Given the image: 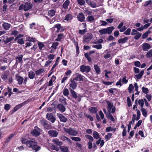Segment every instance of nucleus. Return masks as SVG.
I'll return each mask as SVG.
<instances>
[{"mask_svg":"<svg viewBox=\"0 0 152 152\" xmlns=\"http://www.w3.org/2000/svg\"><path fill=\"white\" fill-rule=\"evenodd\" d=\"M27 143V147L31 148L33 150L37 152L41 149V147L37 145V142L35 141H28Z\"/></svg>","mask_w":152,"mask_h":152,"instance_id":"nucleus-1","label":"nucleus"},{"mask_svg":"<svg viewBox=\"0 0 152 152\" xmlns=\"http://www.w3.org/2000/svg\"><path fill=\"white\" fill-rule=\"evenodd\" d=\"M114 29V27L113 26H112L100 30H99V32L100 35H101L105 34H110Z\"/></svg>","mask_w":152,"mask_h":152,"instance_id":"nucleus-2","label":"nucleus"},{"mask_svg":"<svg viewBox=\"0 0 152 152\" xmlns=\"http://www.w3.org/2000/svg\"><path fill=\"white\" fill-rule=\"evenodd\" d=\"M63 129L65 132L70 136H76L78 134L77 131L75 128H67L64 127Z\"/></svg>","mask_w":152,"mask_h":152,"instance_id":"nucleus-3","label":"nucleus"},{"mask_svg":"<svg viewBox=\"0 0 152 152\" xmlns=\"http://www.w3.org/2000/svg\"><path fill=\"white\" fill-rule=\"evenodd\" d=\"M32 7V4H31L30 2H28L26 3L24 5H23V4L20 5L19 7V10H20L22 9H23L24 11H26L31 9Z\"/></svg>","mask_w":152,"mask_h":152,"instance_id":"nucleus-4","label":"nucleus"},{"mask_svg":"<svg viewBox=\"0 0 152 152\" xmlns=\"http://www.w3.org/2000/svg\"><path fill=\"white\" fill-rule=\"evenodd\" d=\"M80 69L82 72L88 73L91 71V68L89 66L83 65L80 66Z\"/></svg>","mask_w":152,"mask_h":152,"instance_id":"nucleus-5","label":"nucleus"},{"mask_svg":"<svg viewBox=\"0 0 152 152\" xmlns=\"http://www.w3.org/2000/svg\"><path fill=\"white\" fill-rule=\"evenodd\" d=\"M34 128L35 129H33L31 133L32 135L37 137L40 134V131H41V130L37 126H35Z\"/></svg>","mask_w":152,"mask_h":152,"instance_id":"nucleus-6","label":"nucleus"},{"mask_svg":"<svg viewBox=\"0 0 152 152\" xmlns=\"http://www.w3.org/2000/svg\"><path fill=\"white\" fill-rule=\"evenodd\" d=\"M69 90L70 92L71 96L75 99H77L78 102H80L81 100V97L79 96H78L74 90H72V89L69 88Z\"/></svg>","mask_w":152,"mask_h":152,"instance_id":"nucleus-7","label":"nucleus"},{"mask_svg":"<svg viewBox=\"0 0 152 152\" xmlns=\"http://www.w3.org/2000/svg\"><path fill=\"white\" fill-rule=\"evenodd\" d=\"M93 38L92 35L90 33H88L85 36L83 40L84 43H88L91 41Z\"/></svg>","mask_w":152,"mask_h":152,"instance_id":"nucleus-8","label":"nucleus"},{"mask_svg":"<svg viewBox=\"0 0 152 152\" xmlns=\"http://www.w3.org/2000/svg\"><path fill=\"white\" fill-rule=\"evenodd\" d=\"M46 118L52 123H54L56 120V118L52 113H48L46 115Z\"/></svg>","mask_w":152,"mask_h":152,"instance_id":"nucleus-9","label":"nucleus"},{"mask_svg":"<svg viewBox=\"0 0 152 152\" xmlns=\"http://www.w3.org/2000/svg\"><path fill=\"white\" fill-rule=\"evenodd\" d=\"M70 88L74 90L75 89L77 86V83L73 79L70 80V83L69 84Z\"/></svg>","mask_w":152,"mask_h":152,"instance_id":"nucleus-10","label":"nucleus"},{"mask_svg":"<svg viewBox=\"0 0 152 152\" xmlns=\"http://www.w3.org/2000/svg\"><path fill=\"white\" fill-rule=\"evenodd\" d=\"M57 115L59 118L60 121L65 123L67 121V118L65 117L62 114L57 113Z\"/></svg>","mask_w":152,"mask_h":152,"instance_id":"nucleus-11","label":"nucleus"},{"mask_svg":"<svg viewBox=\"0 0 152 152\" xmlns=\"http://www.w3.org/2000/svg\"><path fill=\"white\" fill-rule=\"evenodd\" d=\"M76 77H74L73 79L76 81H81L83 80V76L81 74L78 73L76 74Z\"/></svg>","mask_w":152,"mask_h":152,"instance_id":"nucleus-12","label":"nucleus"},{"mask_svg":"<svg viewBox=\"0 0 152 152\" xmlns=\"http://www.w3.org/2000/svg\"><path fill=\"white\" fill-rule=\"evenodd\" d=\"M142 45V50L144 51H148L151 48V46L147 43H144Z\"/></svg>","mask_w":152,"mask_h":152,"instance_id":"nucleus-13","label":"nucleus"},{"mask_svg":"<svg viewBox=\"0 0 152 152\" xmlns=\"http://www.w3.org/2000/svg\"><path fill=\"white\" fill-rule=\"evenodd\" d=\"M48 133L50 136L52 137H56L58 134V132L55 130H50Z\"/></svg>","mask_w":152,"mask_h":152,"instance_id":"nucleus-14","label":"nucleus"},{"mask_svg":"<svg viewBox=\"0 0 152 152\" xmlns=\"http://www.w3.org/2000/svg\"><path fill=\"white\" fill-rule=\"evenodd\" d=\"M57 107L62 113L64 112L66 110V108L62 104L60 103L57 104Z\"/></svg>","mask_w":152,"mask_h":152,"instance_id":"nucleus-15","label":"nucleus"},{"mask_svg":"<svg viewBox=\"0 0 152 152\" xmlns=\"http://www.w3.org/2000/svg\"><path fill=\"white\" fill-rule=\"evenodd\" d=\"M55 27L57 28V29L56 31L57 32H58L59 31L62 32L64 30V27L61 26L60 24H56L55 26Z\"/></svg>","mask_w":152,"mask_h":152,"instance_id":"nucleus-16","label":"nucleus"},{"mask_svg":"<svg viewBox=\"0 0 152 152\" xmlns=\"http://www.w3.org/2000/svg\"><path fill=\"white\" fill-rule=\"evenodd\" d=\"M56 11L53 9H51L49 10L48 12V15L50 18H52L54 16Z\"/></svg>","mask_w":152,"mask_h":152,"instance_id":"nucleus-17","label":"nucleus"},{"mask_svg":"<svg viewBox=\"0 0 152 152\" xmlns=\"http://www.w3.org/2000/svg\"><path fill=\"white\" fill-rule=\"evenodd\" d=\"M77 18L79 21L83 22L84 21L85 17L83 13L81 12L78 15Z\"/></svg>","mask_w":152,"mask_h":152,"instance_id":"nucleus-18","label":"nucleus"},{"mask_svg":"<svg viewBox=\"0 0 152 152\" xmlns=\"http://www.w3.org/2000/svg\"><path fill=\"white\" fill-rule=\"evenodd\" d=\"M144 71L143 70H142L141 71L140 73L137 75H135L134 76L135 78L136 79V80L137 81H138V80L140 79L141 78L142 76L143 75V74L144 73Z\"/></svg>","mask_w":152,"mask_h":152,"instance_id":"nucleus-19","label":"nucleus"},{"mask_svg":"<svg viewBox=\"0 0 152 152\" xmlns=\"http://www.w3.org/2000/svg\"><path fill=\"white\" fill-rule=\"evenodd\" d=\"M16 78L18 81V84L20 85L22 84L23 79L22 77L20 76L16 75Z\"/></svg>","mask_w":152,"mask_h":152,"instance_id":"nucleus-20","label":"nucleus"},{"mask_svg":"<svg viewBox=\"0 0 152 152\" xmlns=\"http://www.w3.org/2000/svg\"><path fill=\"white\" fill-rule=\"evenodd\" d=\"M25 102H23L22 103H20L17 105H16L14 108L12 110L13 112L17 110L19 108L23 106L25 104Z\"/></svg>","mask_w":152,"mask_h":152,"instance_id":"nucleus-21","label":"nucleus"},{"mask_svg":"<svg viewBox=\"0 0 152 152\" xmlns=\"http://www.w3.org/2000/svg\"><path fill=\"white\" fill-rule=\"evenodd\" d=\"M45 70L44 69L41 68L35 71V73L37 76L41 75L42 73L45 72Z\"/></svg>","mask_w":152,"mask_h":152,"instance_id":"nucleus-22","label":"nucleus"},{"mask_svg":"<svg viewBox=\"0 0 152 152\" xmlns=\"http://www.w3.org/2000/svg\"><path fill=\"white\" fill-rule=\"evenodd\" d=\"M36 74L33 71H31L28 73V78L30 79H33L35 77Z\"/></svg>","mask_w":152,"mask_h":152,"instance_id":"nucleus-23","label":"nucleus"},{"mask_svg":"<svg viewBox=\"0 0 152 152\" xmlns=\"http://www.w3.org/2000/svg\"><path fill=\"white\" fill-rule=\"evenodd\" d=\"M62 139L65 142L69 144H71L72 142V141L68 137L63 136L61 137Z\"/></svg>","mask_w":152,"mask_h":152,"instance_id":"nucleus-24","label":"nucleus"},{"mask_svg":"<svg viewBox=\"0 0 152 152\" xmlns=\"http://www.w3.org/2000/svg\"><path fill=\"white\" fill-rule=\"evenodd\" d=\"M73 16L71 14H69L67 15L65 18L64 20L66 21L70 22L72 19Z\"/></svg>","mask_w":152,"mask_h":152,"instance_id":"nucleus-25","label":"nucleus"},{"mask_svg":"<svg viewBox=\"0 0 152 152\" xmlns=\"http://www.w3.org/2000/svg\"><path fill=\"white\" fill-rule=\"evenodd\" d=\"M52 142L58 146H61L62 145V143L61 141H60L57 138H55L52 140Z\"/></svg>","mask_w":152,"mask_h":152,"instance_id":"nucleus-26","label":"nucleus"},{"mask_svg":"<svg viewBox=\"0 0 152 152\" xmlns=\"http://www.w3.org/2000/svg\"><path fill=\"white\" fill-rule=\"evenodd\" d=\"M70 3V1L69 0H66L63 4V8L65 9H67L68 8V6Z\"/></svg>","mask_w":152,"mask_h":152,"instance_id":"nucleus-27","label":"nucleus"},{"mask_svg":"<svg viewBox=\"0 0 152 152\" xmlns=\"http://www.w3.org/2000/svg\"><path fill=\"white\" fill-rule=\"evenodd\" d=\"M10 24L4 22L2 25V26L6 30H9L10 27Z\"/></svg>","mask_w":152,"mask_h":152,"instance_id":"nucleus-28","label":"nucleus"},{"mask_svg":"<svg viewBox=\"0 0 152 152\" xmlns=\"http://www.w3.org/2000/svg\"><path fill=\"white\" fill-rule=\"evenodd\" d=\"M128 40L127 37H125L123 38H121L118 40V42L119 44H123L126 43Z\"/></svg>","mask_w":152,"mask_h":152,"instance_id":"nucleus-29","label":"nucleus"},{"mask_svg":"<svg viewBox=\"0 0 152 152\" xmlns=\"http://www.w3.org/2000/svg\"><path fill=\"white\" fill-rule=\"evenodd\" d=\"M107 110L108 112H110L113 106V103L108 101H107Z\"/></svg>","mask_w":152,"mask_h":152,"instance_id":"nucleus-30","label":"nucleus"},{"mask_svg":"<svg viewBox=\"0 0 152 152\" xmlns=\"http://www.w3.org/2000/svg\"><path fill=\"white\" fill-rule=\"evenodd\" d=\"M14 136V134H12L10 135L4 141V143L6 144L9 143L10 141L11 138Z\"/></svg>","mask_w":152,"mask_h":152,"instance_id":"nucleus-31","label":"nucleus"},{"mask_svg":"<svg viewBox=\"0 0 152 152\" xmlns=\"http://www.w3.org/2000/svg\"><path fill=\"white\" fill-rule=\"evenodd\" d=\"M56 77L55 76L53 75L52 76L51 79L49 82L48 86H51L53 85V82L56 79Z\"/></svg>","mask_w":152,"mask_h":152,"instance_id":"nucleus-32","label":"nucleus"},{"mask_svg":"<svg viewBox=\"0 0 152 152\" xmlns=\"http://www.w3.org/2000/svg\"><path fill=\"white\" fill-rule=\"evenodd\" d=\"M14 39V37H7L6 39L4 40L3 42L4 44H6L12 41Z\"/></svg>","mask_w":152,"mask_h":152,"instance_id":"nucleus-33","label":"nucleus"},{"mask_svg":"<svg viewBox=\"0 0 152 152\" xmlns=\"http://www.w3.org/2000/svg\"><path fill=\"white\" fill-rule=\"evenodd\" d=\"M64 38V35L63 34L61 33L58 34L57 36V38L55 40L58 41H60L61 39Z\"/></svg>","mask_w":152,"mask_h":152,"instance_id":"nucleus-34","label":"nucleus"},{"mask_svg":"<svg viewBox=\"0 0 152 152\" xmlns=\"http://www.w3.org/2000/svg\"><path fill=\"white\" fill-rule=\"evenodd\" d=\"M61 151L62 152H68L69 149L68 148L65 146H61L60 147Z\"/></svg>","mask_w":152,"mask_h":152,"instance_id":"nucleus-35","label":"nucleus"},{"mask_svg":"<svg viewBox=\"0 0 152 152\" xmlns=\"http://www.w3.org/2000/svg\"><path fill=\"white\" fill-rule=\"evenodd\" d=\"M89 111L91 113H95L97 112V109L95 107H91L89 108Z\"/></svg>","mask_w":152,"mask_h":152,"instance_id":"nucleus-36","label":"nucleus"},{"mask_svg":"<svg viewBox=\"0 0 152 152\" xmlns=\"http://www.w3.org/2000/svg\"><path fill=\"white\" fill-rule=\"evenodd\" d=\"M47 123H48V121L44 119L41 120L39 121V123L43 127L45 126Z\"/></svg>","mask_w":152,"mask_h":152,"instance_id":"nucleus-37","label":"nucleus"},{"mask_svg":"<svg viewBox=\"0 0 152 152\" xmlns=\"http://www.w3.org/2000/svg\"><path fill=\"white\" fill-rule=\"evenodd\" d=\"M106 116L107 118L111 120L112 121H115V119L111 114L110 112H109V113L107 114Z\"/></svg>","mask_w":152,"mask_h":152,"instance_id":"nucleus-38","label":"nucleus"},{"mask_svg":"<svg viewBox=\"0 0 152 152\" xmlns=\"http://www.w3.org/2000/svg\"><path fill=\"white\" fill-rule=\"evenodd\" d=\"M116 128H112L111 126H109L107 127L106 129V131L107 132H108L110 131H113L115 132L116 131Z\"/></svg>","mask_w":152,"mask_h":152,"instance_id":"nucleus-39","label":"nucleus"},{"mask_svg":"<svg viewBox=\"0 0 152 152\" xmlns=\"http://www.w3.org/2000/svg\"><path fill=\"white\" fill-rule=\"evenodd\" d=\"M44 128L45 129L48 130L50 129L51 128V124L48 121V123H47V124H46V125L44 127Z\"/></svg>","mask_w":152,"mask_h":152,"instance_id":"nucleus-40","label":"nucleus"},{"mask_svg":"<svg viewBox=\"0 0 152 152\" xmlns=\"http://www.w3.org/2000/svg\"><path fill=\"white\" fill-rule=\"evenodd\" d=\"M94 68L96 72L98 74H99L100 72V69L98 65H95L94 66Z\"/></svg>","mask_w":152,"mask_h":152,"instance_id":"nucleus-41","label":"nucleus"},{"mask_svg":"<svg viewBox=\"0 0 152 152\" xmlns=\"http://www.w3.org/2000/svg\"><path fill=\"white\" fill-rule=\"evenodd\" d=\"M141 111L142 115L144 117H146L147 115V111L146 109L142 107L141 108Z\"/></svg>","mask_w":152,"mask_h":152,"instance_id":"nucleus-42","label":"nucleus"},{"mask_svg":"<svg viewBox=\"0 0 152 152\" xmlns=\"http://www.w3.org/2000/svg\"><path fill=\"white\" fill-rule=\"evenodd\" d=\"M63 94L65 96H68L69 94V92L68 89L64 88L63 90Z\"/></svg>","mask_w":152,"mask_h":152,"instance_id":"nucleus-43","label":"nucleus"},{"mask_svg":"<svg viewBox=\"0 0 152 152\" xmlns=\"http://www.w3.org/2000/svg\"><path fill=\"white\" fill-rule=\"evenodd\" d=\"M146 57L148 58L152 57V49L149 50L147 52L146 55Z\"/></svg>","mask_w":152,"mask_h":152,"instance_id":"nucleus-44","label":"nucleus"},{"mask_svg":"<svg viewBox=\"0 0 152 152\" xmlns=\"http://www.w3.org/2000/svg\"><path fill=\"white\" fill-rule=\"evenodd\" d=\"M138 103L139 104L140 106L141 107H143L144 102L143 99H140L138 100Z\"/></svg>","mask_w":152,"mask_h":152,"instance_id":"nucleus-45","label":"nucleus"},{"mask_svg":"<svg viewBox=\"0 0 152 152\" xmlns=\"http://www.w3.org/2000/svg\"><path fill=\"white\" fill-rule=\"evenodd\" d=\"M151 33V31H146L143 34L142 38L143 39L146 38L148 36V34L150 33Z\"/></svg>","mask_w":152,"mask_h":152,"instance_id":"nucleus-46","label":"nucleus"},{"mask_svg":"<svg viewBox=\"0 0 152 152\" xmlns=\"http://www.w3.org/2000/svg\"><path fill=\"white\" fill-rule=\"evenodd\" d=\"M136 111H137V117L135 119V120L136 121H137L140 119V111L139 110L137 109H136Z\"/></svg>","mask_w":152,"mask_h":152,"instance_id":"nucleus-47","label":"nucleus"},{"mask_svg":"<svg viewBox=\"0 0 152 152\" xmlns=\"http://www.w3.org/2000/svg\"><path fill=\"white\" fill-rule=\"evenodd\" d=\"M66 99L64 97V99L60 98L59 99V101L63 103L64 105L67 104L66 101Z\"/></svg>","mask_w":152,"mask_h":152,"instance_id":"nucleus-48","label":"nucleus"},{"mask_svg":"<svg viewBox=\"0 0 152 152\" xmlns=\"http://www.w3.org/2000/svg\"><path fill=\"white\" fill-rule=\"evenodd\" d=\"M94 20V17L93 16H88L86 18V20L89 22H92Z\"/></svg>","mask_w":152,"mask_h":152,"instance_id":"nucleus-49","label":"nucleus"},{"mask_svg":"<svg viewBox=\"0 0 152 152\" xmlns=\"http://www.w3.org/2000/svg\"><path fill=\"white\" fill-rule=\"evenodd\" d=\"M93 134L94 138L96 139H98L99 137V134L96 131L94 132Z\"/></svg>","mask_w":152,"mask_h":152,"instance_id":"nucleus-50","label":"nucleus"},{"mask_svg":"<svg viewBox=\"0 0 152 152\" xmlns=\"http://www.w3.org/2000/svg\"><path fill=\"white\" fill-rule=\"evenodd\" d=\"M85 56L88 60L89 62H91L92 61L91 58L89 56L88 54L87 53H86L84 55Z\"/></svg>","mask_w":152,"mask_h":152,"instance_id":"nucleus-51","label":"nucleus"},{"mask_svg":"<svg viewBox=\"0 0 152 152\" xmlns=\"http://www.w3.org/2000/svg\"><path fill=\"white\" fill-rule=\"evenodd\" d=\"M142 90L143 93L146 94H147L149 92L148 89V88H145L144 87H143L142 88Z\"/></svg>","mask_w":152,"mask_h":152,"instance_id":"nucleus-52","label":"nucleus"},{"mask_svg":"<svg viewBox=\"0 0 152 152\" xmlns=\"http://www.w3.org/2000/svg\"><path fill=\"white\" fill-rule=\"evenodd\" d=\"M58 44L59 43L58 42H54L53 43L51 47L54 49H56L57 48V46L58 45Z\"/></svg>","mask_w":152,"mask_h":152,"instance_id":"nucleus-53","label":"nucleus"},{"mask_svg":"<svg viewBox=\"0 0 152 152\" xmlns=\"http://www.w3.org/2000/svg\"><path fill=\"white\" fill-rule=\"evenodd\" d=\"M70 138L74 141H81L80 138L78 137H71Z\"/></svg>","mask_w":152,"mask_h":152,"instance_id":"nucleus-54","label":"nucleus"},{"mask_svg":"<svg viewBox=\"0 0 152 152\" xmlns=\"http://www.w3.org/2000/svg\"><path fill=\"white\" fill-rule=\"evenodd\" d=\"M112 135V134L111 133H108L107 135H106L105 136V138L106 141H107L110 139Z\"/></svg>","mask_w":152,"mask_h":152,"instance_id":"nucleus-55","label":"nucleus"},{"mask_svg":"<svg viewBox=\"0 0 152 152\" xmlns=\"http://www.w3.org/2000/svg\"><path fill=\"white\" fill-rule=\"evenodd\" d=\"M51 148L52 150H55L57 151H58L59 150V149L58 147L53 145H52L51 146Z\"/></svg>","mask_w":152,"mask_h":152,"instance_id":"nucleus-56","label":"nucleus"},{"mask_svg":"<svg viewBox=\"0 0 152 152\" xmlns=\"http://www.w3.org/2000/svg\"><path fill=\"white\" fill-rule=\"evenodd\" d=\"M38 45L39 47V49L40 50H42V48L45 47L44 44L42 42H38Z\"/></svg>","mask_w":152,"mask_h":152,"instance_id":"nucleus-57","label":"nucleus"},{"mask_svg":"<svg viewBox=\"0 0 152 152\" xmlns=\"http://www.w3.org/2000/svg\"><path fill=\"white\" fill-rule=\"evenodd\" d=\"M23 58V55H20L18 56L15 58L18 59L19 62H20L22 60Z\"/></svg>","mask_w":152,"mask_h":152,"instance_id":"nucleus-58","label":"nucleus"},{"mask_svg":"<svg viewBox=\"0 0 152 152\" xmlns=\"http://www.w3.org/2000/svg\"><path fill=\"white\" fill-rule=\"evenodd\" d=\"M92 47L97 49H100L102 48V45L101 44L93 45L92 46Z\"/></svg>","mask_w":152,"mask_h":152,"instance_id":"nucleus-59","label":"nucleus"},{"mask_svg":"<svg viewBox=\"0 0 152 152\" xmlns=\"http://www.w3.org/2000/svg\"><path fill=\"white\" fill-rule=\"evenodd\" d=\"M136 34V35L134 37V38L135 39L137 40L138 39L141 37L142 35V33L137 32Z\"/></svg>","mask_w":152,"mask_h":152,"instance_id":"nucleus-60","label":"nucleus"},{"mask_svg":"<svg viewBox=\"0 0 152 152\" xmlns=\"http://www.w3.org/2000/svg\"><path fill=\"white\" fill-rule=\"evenodd\" d=\"M84 115L87 118H89V120L91 121H93V118L90 115H89L86 113H84Z\"/></svg>","mask_w":152,"mask_h":152,"instance_id":"nucleus-61","label":"nucleus"},{"mask_svg":"<svg viewBox=\"0 0 152 152\" xmlns=\"http://www.w3.org/2000/svg\"><path fill=\"white\" fill-rule=\"evenodd\" d=\"M85 136L87 139H88L90 140V141L92 142L93 141L94 139L93 137L89 135L86 134L85 135Z\"/></svg>","mask_w":152,"mask_h":152,"instance_id":"nucleus-62","label":"nucleus"},{"mask_svg":"<svg viewBox=\"0 0 152 152\" xmlns=\"http://www.w3.org/2000/svg\"><path fill=\"white\" fill-rule=\"evenodd\" d=\"M134 87L133 85L132 84H131L129 85L128 87V90L129 92V93H131L132 92V91L133 90Z\"/></svg>","mask_w":152,"mask_h":152,"instance_id":"nucleus-63","label":"nucleus"},{"mask_svg":"<svg viewBox=\"0 0 152 152\" xmlns=\"http://www.w3.org/2000/svg\"><path fill=\"white\" fill-rule=\"evenodd\" d=\"M77 1L78 4L81 6L84 5L85 3V2L84 0H77Z\"/></svg>","mask_w":152,"mask_h":152,"instance_id":"nucleus-64","label":"nucleus"}]
</instances>
